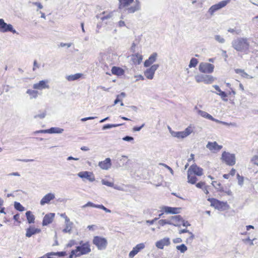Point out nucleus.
<instances>
[{
    "instance_id": "f257e3e1",
    "label": "nucleus",
    "mask_w": 258,
    "mask_h": 258,
    "mask_svg": "<svg viewBox=\"0 0 258 258\" xmlns=\"http://www.w3.org/2000/svg\"><path fill=\"white\" fill-rule=\"evenodd\" d=\"M204 174L203 169L200 167L196 164L191 165L187 170V182L190 184L196 183L198 177Z\"/></svg>"
},
{
    "instance_id": "f03ea898",
    "label": "nucleus",
    "mask_w": 258,
    "mask_h": 258,
    "mask_svg": "<svg viewBox=\"0 0 258 258\" xmlns=\"http://www.w3.org/2000/svg\"><path fill=\"white\" fill-rule=\"evenodd\" d=\"M232 44L234 49L243 54H247L249 52L250 44L246 38H238L233 41Z\"/></svg>"
},
{
    "instance_id": "7ed1b4c3",
    "label": "nucleus",
    "mask_w": 258,
    "mask_h": 258,
    "mask_svg": "<svg viewBox=\"0 0 258 258\" xmlns=\"http://www.w3.org/2000/svg\"><path fill=\"white\" fill-rule=\"evenodd\" d=\"M120 9L127 8L128 13H134L140 9V3L138 0H118Z\"/></svg>"
},
{
    "instance_id": "20e7f679",
    "label": "nucleus",
    "mask_w": 258,
    "mask_h": 258,
    "mask_svg": "<svg viewBox=\"0 0 258 258\" xmlns=\"http://www.w3.org/2000/svg\"><path fill=\"white\" fill-rule=\"evenodd\" d=\"M208 200L210 202L212 207L219 210L224 211L230 208L227 202L220 201L215 198H209Z\"/></svg>"
},
{
    "instance_id": "39448f33",
    "label": "nucleus",
    "mask_w": 258,
    "mask_h": 258,
    "mask_svg": "<svg viewBox=\"0 0 258 258\" xmlns=\"http://www.w3.org/2000/svg\"><path fill=\"white\" fill-rule=\"evenodd\" d=\"M221 159L223 162L230 166H232L236 163L235 155L226 151L222 153Z\"/></svg>"
},
{
    "instance_id": "423d86ee",
    "label": "nucleus",
    "mask_w": 258,
    "mask_h": 258,
    "mask_svg": "<svg viewBox=\"0 0 258 258\" xmlns=\"http://www.w3.org/2000/svg\"><path fill=\"white\" fill-rule=\"evenodd\" d=\"M77 252V255L79 256L82 255L86 254L91 251L90 244L89 241L84 242L81 241L80 245L75 249Z\"/></svg>"
},
{
    "instance_id": "0eeeda50",
    "label": "nucleus",
    "mask_w": 258,
    "mask_h": 258,
    "mask_svg": "<svg viewBox=\"0 0 258 258\" xmlns=\"http://www.w3.org/2000/svg\"><path fill=\"white\" fill-rule=\"evenodd\" d=\"M93 243L97 246L98 249L102 250L106 247L107 241L104 237L96 236L93 238Z\"/></svg>"
},
{
    "instance_id": "6e6552de",
    "label": "nucleus",
    "mask_w": 258,
    "mask_h": 258,
    "mask_svg": "<svg viewBox=\"0 0 258 258\" xmlns=\"http://www.w3.org/2000/svg\"><path fill=\"white\" fill-rule=\"evenodd\" d=\"M199 71L205 74H211L213 72L214 66L207 62H201L199 65Z\"/></svg>"
},
{
    "instance_id": "1a4fd4ad",
    "label": "nucleus",
    "mask_w": 258,
    "mask_h": 258,
    "mask_svg": "<svg viewBox=\"0 0 258 258\" xmlns=\"http://www.w3.org/2000/svg\"><path fill=\"white\" fill-rule=\"evenodd\" d=\"M180 208L163 206L161 208V213L159 214V217H161L164 213H166L167 214H178L180 213Z\"/></svg>"
},
{
    "instance_id": "9d476101",
    "label": "nucleus",
    "mask_w": 258,
    "mask_h": 258,
    "mask_svg": "<svg viewBox=\"0 0 258 258\" xmlns=\"http://www.w3.org/2000/svg\"><path fill=\"white\" fill-rule=\"evenodd\" d=\"M230 1L231 0L222 1L217 4L213 5L210 8L209 13L211 15H213L216 11L225 7L229 3H230Z\"/></svg>"
},
{
    "instance_id": "9b49d317",
    "label": "nucleus",
    "mask_w": 258,
    "mask_h": 258,
    "mask_svg": "<svg viewBox=\"0 0 258 258\" xmlns=\"http://www.w3.org/2000/svg\"><path fill=\"white\" fill-rule=\"evenodd\" d=\"M169 225L180 227L181 225L185 226L184 220L180 215L171 216L169 219Z\"/></svg>"
},
{
    "instance_id": "f8f14e48",
    "label": "nucleus",
    "mask_w": 258,
    "mask_h": 258,
    "mask_svg": "<svg viewBox=\"0 0 258 258\" xmlns=\"http://www.w3.org/2000/svg\"><path fill=\"white\" fill-rule=\"evenodd\" d=\"M193 132L191 126H189L184 131L173 132L172 135L173 137L178 139H183L189 135Z\"/></svg>"
},
{
    "instance_id": "ddd939ff",
    "label": "nucleus",
    "mask_w": 258,
    "mask_h": 258,
    "mask_svg": "<svg viewBox=\"0 0 258 258\" xmlns=\"http://www.w3.org/2000/svg\"><path fill=\"white\" fill-rule=\"evenodd\" d=\"M0 31L3 32L9 31L13 33H15L16 32V30L13 29L12 25L7 24L2 19H0Z\"/></svg>"
},
{
    "instance_id": "4468645a",
    "label": "nucleus",
    "mask_w": 258,
    "mask_h": 258,
    "mask_svg": "<svg viewBox=\"0 0 258 258\" xmlns=\"http://www.w3.org/2000/svg\"><path fill=\"white\" fill-rule=\"evenodd\" d=\"M48 81L47 80H41L39 82L33 84V89L38 90H41L45 89H49Z\"/></svg>"
},
{
    "instance_id": "2eb2a0df",
    "label": "nucleus",
    "mask_w": 258,
    "mask_h": 258,
    "mask_svg": "<svg viewBox=\"0 0 258 258\" xmlns=\"http://www.w3.org/2000/svg\"><path fill=\"white\" fill-rule=\"evenodd\" d=\"M207 148L213 153H216L220 151L223 147L222 145H219L216 142H209L206 145Z\"/></svg>"
},
{
    "instance_id": "dca6fc26",
    "label": "nucleus",
    "mask_w": 258,
    "mask_h": 258,
    "mask_svg": "<svg viewBox=\"0 0 258 258\" xmlns=\"http://www.w3.org/2000/svg\"><path fill=\"white\" fill-rule=\"evenodd\" d=\"M159 67L158 64H153L148 69L144 72L145 76L148 79L151 80L153 78L155 71Z\"/></svg>"
},
{
    "instance_id": "f3484780",
    "label": "nucleus",
    "mask_w": 258,
    "mask_h": 258,
    "mask_svg": "<svg viewBox=\"0 0 258 258\" xmlns=\"http://www.w3.org/2000/svg\"><path fill=\"white\" fill-rule=\"evenodd\" d=\"M55 195L53 193H48L45 195L41 200L40 204L41 206H44L45 204H49L51 201L55 199Z\"/></svg>"
},
{
    "instance_id": "a211bd4d",
    "label": "nucleus",
    "mask_w": 258,
    "mask_h": 258,
    "mask_svg": "<svg viewBox=\"0 0 258 258\" xmlns=\"http://www.w3.org/2000/svg\"><path fill=\"white\" fill-rule=\"evenodd\" d=\"M78 175L81 178H86L91 182L95 180V177L94 174L91 172L82 171L80 172Z\"/></svg>"
},
{
    "instance_id": "6ab92c4d",
    "label": "nucleus",
    "mask_w": 258,
    "mask_h": 258,
    "mask_svg": "<svg viewBox=\"0 0 258 258\" xmlns=\"http://www.w3.org/2000/svg\"><path fill=\"white\" fill-rule=\"evenodd\" d=\"M55 216L54 213H48L46 214L44 217H43V220H42V225L43 226H46L50 224H51L54 219Z\"/></svg>"
},
{
    "instance_id": "aec40b11",
    "label": "nucleus",
    "mask_w": 258,
    "mask_h": 258,
    "mask_svg": "<svg viewBox=\"0 0 258 258\" xmlns=\"http://www.w3.org/2000/svg\"><path fill=\"white\" fill-rule=\"evenodd\" d=\"M198 113L202 117L207 118V119H209L213 121H215L216 122L220 123H222L223 124H226V123L225 122H223V121H220L218 119L214 118L212 115H211L210 114L208 113L207 112H206L205 111L199 110L198 111Z\"/></svg>"
},
{
    "instance_id": "412c9836",
    "label": "nucleus",
    "mask_w": 258,
    "mask_h": 258,
    "mask_svg": "<svg viewBox=\"0 0 258 258\" xmlns=\"http://www.w3.org/2000/svg\"><path fill=\"white\" fill-rule=\"evenodd\" d=\"M170 244L169 238H164L156 242V246L159 249H163L165 246H168Z\"/></svg>"
},
{
    "instance_id": "4be33fe9",
    "label": "nucleus",
    "mask_w": 258,
    "mask_h": 258,
    "mask_svg": "<svg viewBox=\"0 0 258 258\" xmlns=\"http://www.w3.org/2000/svg\"><path fill=\"white\" fill-rule=\"evenodd\" d=\"M63 131V130L58 127H51L48 130H42L37 131L36 133H49V134H54V133H61Z\"/></svg>"
},
{
    "instance_id": "5701e85b",
    "label": "nucleus",
    "mask_w": 258,
    "mask_h": 258,
    "mask_svg": "<svg viewBox=\"0 0 258 258\" xmlns=\"http://www.w3.org/2000/svg\"><path fill=\"white\" fill-rule=\"evenodd\" d=\"M41 229L35 228L34 226H30L26 229V236L30 237L33 235L40 233Z\"/></svg>"
},
{
    "instance_id": "b1692460",
    "label": "nucleus",
    "mask_w": 258,
    "mask_h": 258,
    "mask_svg": "<svg viewBox=\"0 0 258 258\" xmlns=\"http://www.w3.org/2000/svg\"><path fill=\"white\" fill-rule=\"evenodd\" d=\"M131 60L134 64H140L143 60V55L139 53L133 54L131 55Z\"/></svg>"
},
{
    "instance_id": "393cba45",
    "label": "nucleus",
    "mask_w": 258,
    "mask_h": 258,
    "mask_svg": "<svg viewBox=\"0 0 258 258\" xmlns=\"http://www.w3.org/2000/svg\"><path fill=\"white\" fill-rule=\"evenodd\" d=\"M98 165L101 169L107 170L111 166V160L110 158H107L104 161L99 162Z\"/></svg>"
},
{
    "instance_id": "a878e982",
    "label": "nucleus",
    "mask_w": 258,
    "mask_h": 258,
    "mask_svg": "<svg viewBox=\"0 0 258 258\" xmlns=\"http://www.w3.org/2000/svg\"><path fill=\"white\" fill-rule=\"evenodd\" d=\"M145 247V245L143 243H140L137 244L135 247L133 248V250L130 251L129 253V257L133 258L135 255H136L141 249Z\"/></svg>"
},
{
    "instance_id": "bb28decb",
    "label": "nucleus",
    "mask_w": 258,
    "mask_h": 258,
    "mask_svg": "<svg viewBox=\"0 0 258 258\" xmlns=\"http://www.w3.org/2000/svg\"><path fill=\"white\" fill-rule=\"evenodd\" d=\"M157 56V54L156 53H154L152 55H151L149 58L146 60L144 62V66L145 67H148L150 65H151L156 61Z\"/></svg>"
},
{
    "instance_id": "cd10ccee",
    "label": "nucleus",
    "mask_w": 258,
    "mask_h": 258,
    "mask_svg": "<svg viewBox=\"0 0 258 258\" xmlns=\"http://www.w3.org/2000/svg\"><path fill=\"white\" fill-rule=\"evenodd\" d=\"M111 73L113 75L120 76L124 74V71L118 67H113L111 69Z\"/></svg>"
},
{
    "instance_id": "c85d7f7f",
    "label": "nucleus",
    "mask_w": 258,
    "mask_h": 258,
    "mask_svg": "<svg viewBox=\"0 0 258 258\" xmlns=\"http://www.w3.org/2000/svg\"><path fill=\"white\" fill-rule=\"evenodd\" d=\"M197 188L202 189L206 194H209L208 186L204 181H200L198 183H195Z\"/></svg>"
},
{
    "instance_id": "c756f323",
    "label": "nucleus",
    "mask_w": 258,
    "mask_h": 258,
    "mask_svg": "<svg viewBox=\"0 0 258 258\" xmlns=\"http://www.w3.org/2000/svg\"><path fill=\"white\" fill-rule=\"evenodd\" d=\"M26 217L29 224H33L35 222V217L33 213L30 211L26 212Z\"/></svg>"
},
{
    "instance_id": "7c9ffc66",
    "label": "nucleus",
    "mask_w": 258,
    "mask_h": 258,
    "mask_svg": "<svg viewBox=\"0 0 258 258\" xmlns=\"http://www.w3.org/2000/svg\"><path fill=\"white\" fill-rule=\"evenodd\" d=\"M26 93L30 96L31 99H36L39 94L38 91L35 89H28L26 91Z\"/></svg>"
},
{
    "instance_id": "2f4dec72",
    "label": "nucleus",
    "mask_w": 258,
    "mask_h": 258,
    "mask_svg": "<svg viewBox=\"0 0 258 258\" xmlns=\"http://www.w3.org/2000/svg\"><path fill=\"white\" fill-rule=\"evenodd\" d=\"M82 74L77 73L74 75H69L67 76V79L69 81H73L80 79L82 77Z\"/></svg>"
},
{
    "instance_id": "473e14b6",
    "label": "nucleus",
    "mask_w": 258,
    "mask_h": 258,
    "mask_svg": "<svg viewBox=\"0 0 258 258\" xmlns=\"http://www.w3.org/2000/svg\"><path fill=\"white\" fill-rule=\"evenodd\" d=\"M217 191L221 193V196H223L225 195H226L228 196L232 195V191H231V190H230L229 189H228L225 190L223 187H220L219 188H218Z\"/></svg>"
},
{
    "instance_id": "72a5a7b5",
    "label": "nucleus",
    "mask_w": 258,
    "mask_h": 258,
    "mask_svg": "<svg viewBox=\"0 0 258 258\" xmlns=\"http://www.w3.org/2000/svg\"><path fill=\"white\" fill-rule=\"evenodd\" d=\"M214 81V78L213 76L210 75H205L204 83L205 84H211Z\"/></svg>"
},
{
    "instance_id": "f704fd0d",
    "label": "nucleus",
    "mask_w": 258,
    "mask_h": 258,
    "mask_svg": "<svg viewBox=\"0 0 258 258\" xmlns=\"http://www.w3.org/2000/svg\"><path fill=\"white\" fill-rule=\"evenodd\" d=\"M14 207L19 211L23 212L25 211V208L19 202H15Z\"/></svg>"
},
{
    "instance_id": "c9c22d12",
    "label": "nucleus",
    "mask_w": 258,
    "mask_h": 258,
    "mask_svg": "<svg viewBox=\"0 0 258 258\" xmlns=\"http://www.w3.org/2000/svg\"><path fill=\"white\" fill-rule=\"evenodd\" d=\"M198 63V60L195 58H192L188 65L189 68L196 67Z\"/></svg>"
},
{
    "instance_id": "e433bc0d",
    "label": "nucleus",
    "mask_w": 258,
    "mask_h": 258,
    "mask_svg": "<svg viewBox=\"0 0 258 258\" xmlns=\"http://www.w3.org/2000/svg\"><path fill=\"white\" fill-rule=\"evenodd\" d=\"M176 249L179 250L181 252L184 253L187 249V247L184 244L176 246Z\"/></svg>"
},
{
    "instance_id": "4c0bfd02",
    "label": "nucleus",
    "mask_w": 258,
    "mask_h": 258,
    "mask_svg": "<svg viewBox=\"0 0 258 258\" xmlns=\"http://www.w3.org/2000/svg\"><path fill=\"white\" fill-rule=\"evenodd\" d=\"M251 162L255 165L258 166V150L257 151V154L253 156L250 160Z\"/></svg>"
},
{
    "instance_id": "58836bf2",
    "label": "nucleus",
    "mask_w": 258,
    "mask_h": 258,
    "mask_svg": "<svg viewBox=\"0 0 258 258\" xmlns=\"http://www.w3.org/2000/svg\"><path fill=\"white\" fill-rule=\"evenodd\" d=\"M49 255H57L58 256H63L67 255L66 251H60L57 252H49Z\"/></svg>"
},
{
    "instance_id": "ea45409f",
    "label": "nucleus",
    "mask_w": 258,
    "mask_h": 258,
    "mask_svg": "<svg viewBox=\"0 0 258 258\" xmlns=\"http://www.w3.org/2000/svg\"><path fill=\"white\" fill-rule=\"evenodd\" d=\"M121 125H122V124H107L104 125L103 126V130H106V129H108V128H112V127H114L118 126Z\"/></svg>"
},
{
    "instance_id": "a19ab883",
    "label": "nucleus",
    "mask_w": 258,
    "mask_h": 258,
    "mask_svg": "<svg viewBox=\"0 0 258 258\" xmlns=\"http://www.w3.org/2000/svg\"><path fill=\"white\" fill-rule=\"evenodd\" d=\"M158 224L160 226H164V225H165L166 224H169V219L168 220H166V219H161V220H160L158 221Z\"/></svg>"
},
{
    "instance_id": "79ce46f5",
    "label": "nucleus",
    "mask_w": 258,
    "mask_h": 258,
    "mask_svg": "<svg viewBox=\"0 0 258 258\" xmlns=\"http://www.w3.org/2000/svg\"><path fill=\"white\" fill-rule=\"evenodd\" d=\"M205 75H198L196 77V80L198 83L204 82Z\"/></svg>"
},
{
    "instance_id": "37998d69",
    "label": "nucleus",
    "mask_w": 258,
    "mask_h": 258,
    "mask_svg": "<svg viewBox=\"0 0 258 258\" xmlns=\"http://www.w3.org/2000/svg\"><path fill=\"white\" fill-rule=\"evenodd\" d=\"M13 219L17 223L18 225H20L21 223L20 215L19 214L15 215L13 217Z\"/></svg>"
},
{
    "instance_id": "c03bdc74",
    "label": "nucleus",
    "mask_w": 258,
    "mask_h": 258,
    "mask_svg": "<svg viewBox=\"0 0 258 258\" xmlns=\"http://www.w3.org/2000/svg\"><path fill=\"white\" fill-rule=\"evenodd\" d=\"M238 183L239 185H242L243 183L244 178L243 176H240L238 173L236 175Z\"/></svg>"
},
{
    "instance_id": "a18cd8bd",
    "label": "nucleus",
    "mask_w": 258,
    "mask_h": 258,
    "mask_svg": "<svg viewBox=\"0 0 258 258\" xmlns=\"http://www.w3.org/2000/svg\"><path fill=\"white\" fill-rule=\"evenodd\" d=\"M103 184L108 186L112 187L113 186V183L108 181L107 180L102 179L101 181Z\"/></svg>"
},
{
    "instance_id": "49530a36",
    "label": "nucleus",
    "mask_w": 258,
    "mask_h": 258,
    "mask_svg": "<svg viewBox=\"0 0 258 258\" xmlns=\"http://www.w3.org/2000/svg\"><path fill=\"white\" fill-rule=\"evenodd\" d=\"M218 94L221 96L223 100L227 101V99L226 97H227V94L223 91H220V93H219Z\"/></svg>"
},
{
    "instance_id": "de8ad7c7",
    "label": "nucleus",
    "mask_w": 258,
    "mask_h": 258,
    "mask_svg": "<svg viewBox=\"0 0 258 258\" xmlns=\"http://www.w3.org/2000/svg\"><path fill=\"white\" fill-rule=\"evenodd\" d=\"M97 208H99L103 210L107 213H110L111 211L108 209H107L106 207H105L103 205H97L96 207Z\"/></svg>"
},
{
    "instance_id": "09e8293b",
    "label": "nucleus",
    "mask_w": 258,
    "mask_h": 258,
    "mask_svg": "<svg viewBox=\"0 0 258 258\" xmlns=\"http://www.w3.org/2000/svg\"><path fill=\"white\" fill-rule=\"evenodd\" d=\"M96 206L97 205H95L93 203H91V202H88L87 204H86L85 205H83L82 206V208H85L86 207H88V206H90V207H95L96 208Z\"/></svg>"
},
{
    "instance_id": "8fccbe9b",
    "label": "nucleus",
    "mask_w": 258,
    "mask_h": 258,
    "mask_svg": "<svg viewBox=\"0 0 258 258\" xmlns=\"http://www.w3.org/2000/svg\"><path fill=\"white\" fill-rule=\"evenodd\" d=\"M145 124H143L142 125L140 126H134L133 128V131L134 132H137V131H139L141 130V128L142 127H144Z\"/></svg>"
},
{
    "instance_id": "3c124183",
    "label": "nucleus",
    "mask_w": 258,
    "mask_h": 258,
    "mask_svg": "<svg viewBox=\"0 0 258 258\" xmlns=\"http://www.w3.org/2000/svg\"><path fill=\"white\" fill-rule=\"evenodd\" d=\"M76 251L74 249L72 250L71 254L69 256V258H73V256L75 255V257L79 256V255H77V252H76Z\"/></svg>"
},
{
    "instance_id": "603ef678",
    "label": "nucleus",
    "mask_w": 258,
    "mask_h": 258,
    "mask_svg": "<svg viewBox=\"0 0 258 258\" xmlns=\"http://www.w3.org/2000/svg\"><path fill=\"white\" fill-rule=\"evenodd\" d=\"M236 172V170L233 168L230 170L229 173L230 176H234L235 175Z\"/></svg>"
},
{
    "instance_id": "864d4df0",
    "label": "nucleus",
    "mask_w": 258,
    "mask_h": 258,
    "mask_svg": "<svg viewBox=\"0 0 258 258\" xmlns=\"http://www.w3.org/2000/svg\"><path fill=\"white\" fill-rule=\"evenodd\" d=\"M216 39L221 43H223L224 42V39L221 38L219 35H217L216 36Z\"/></svg>"
},
{
    "instance_id": "5fc2aeb1",
    "label": "nucleus",
    "mask_w": 258,
    "mask_h": 258,
    "mask_svg": "<svg viewBox=\"0 0 258 258\" xmlns=\"http://www.w3.org/2000/svg\"><path fill=\"white\" fill-rule=\"evenodd\" d=\"M119 95H117L116 99L114 100V104H116L118 102H121V105H123V103L122 102L121 100H120L119 99Z\"/></svg>"
},
{
    "instance_id": "6e6d98bb",
    "label": "nucleus",
    "mask_w": 258,
    "mask_h": 258,
    "mask_svg": "<svg viewBox=\"0 0 258 258\" xmlns=\"http://www.w3.org/2000/svg\"><path fill=\"white\" fill-rule=\"evenodd\" d=\"M39 68V65L38 64L37 61L35 60L34 61L33 63V71H35L37 68Z\"/></svg>"
},
{
    "instance_id": "4d7b16f0",
    "label": "nucleus",
    "mask_w": 258,
    "mask_h": 258,
    "mask_svg": "<svg viewBox=\"0 0 258 258\" xmlns=\"http://www.w3.org/2000/svg\"><path fill=\"white\" fill-rule=\"evenodd\" d=\"M123 140L126 141H130L133 140L134 138L132 137L126 136L123 138Z\"/></svg>"
},
{
    "instance_id": "13d9d810",
    "label": "nucleus",
    "mask_w": 258,
    "mask_h": 258,
    "mask_svg": "<svg viewBox=\"0 0 258 258\" xmlns=\"http://www.w3.org/2000/svg\"><path fill=\"white\" fill-rule=\"evenodd\" d=\"M118 25L119 27H122L125 26V24L124 21L120 20L118 22Z\"/></svg>"
},
{
    "instance_id": "bf43d9fd",
    "label": "nucleus",
    "mask_w": 258,
    "mask_h": 258,
    "mask_svg": "<svg viewBox=\"0 0 258 258\" xmlns=\"http://www.w3.org/2000/svg\"><path fill=\"white\" fill-rule=\"evenodd\" d=\"M34 4L39 9H41L43 8L42 5L38 2H35L34 3Z\"/></svg>"
},
{
    "instance_id": "052dcab7",
    "label": "nucleus",
    "mask_w": 258,
    "mask_h": 258,
    "mask_svg": "<svg viewBox=\"0 0 258 258\" xmlns=\"http://www.w3.org/2000/svg\"><path fill=\"white\" fill-rule=\"evenodd\" d=\"M45 115H46L45 112H43V113H42V114H38V115H37V116H36L35 117H39V118H44V117H45Z\"/></svg>"
},
{
    "instance_id": "680f3d73",
    "label": "nucleus",
    "mask_w": 258,
    "mask_h": 258,
    "mask_svg": "<svg viewBox=\"0 0 258 258\" xmlns=\"http://www.w3.org/2000/svg\"><path fill=\"white\" fill-rule=\"evenodd\" d=\"M235 72L237 74L244 73V71L241 69H236L235 70Z\"/></svg>"
},
{
    "instance_id": "e2e57ef3",
    "label": "nucleus",
    "mask_w": 258,
    "mask_h": 258,
    "mask_svg": "<svg viewBox=\"0 0 258 258\" xmlns=\"http://www.w3.org/2000/svg\"><path fill=\"white\" fill-rule=\"evenodd\" d=\"M223 177L225 179H228L230 178V175L229 173L224 174H223Z\"/></svg>"
},
{
    "instance_id": "0e129e2a",
    "label": "nucleus",
    "mask_w": 258,
    "mask_h": 258,
    "mask_svg": "<svg viewBox=\"0 0 258 258\" xmlns=\"http://www.w3.org/2000/svg\"><path fill=\"white\" fill-rule=\"evenodd\" d=\"M94 118V117H89L83 118L81 120H82V121H86L87 120L92 119Z\"/></svg>"
},
{
    "instance_id": "69168bd1",
    "label": "nucleus",
    "mask_w": 258,
    "mask_h": 258,
    "mask_svg": "<svg viewBox=\"0 0 258 258\" xmlns=\"http://www.w3.org/2000/svg\"><path fill=\"white\" fill-rule=\"evenodd\" d=\"M82 151H87L89 150V148L87 147L83 146L81 148Z\"/></svg>"
},
{
    "instance_id": "338daca9",
    "label": "nucleus",
    "mask_w": 258,
    "mask_h": 258,
    "mask_svg": "<svg viewBox=\"0 0 258 258\" xmlns=\"http://www.w3.org/2000/svg\"><path fill=\"white\" fill-rule=\"evenodd\" d=\"M214 88L219 92L220 93V91H222L220 89L218 86L215 85L214 86Z\"/></svg>"
},
{
    "instance_id": "774afa93",
    "label": "nucleus",
    "mask_w": 258,
    "mask_h": 258,
    "mask_svg": "<svg viewBox=\"0 0 258 258\" xmlns=\"http://www.w3.org/2000/svg\"><path fill=\"white\" fill-rule=\"evenodd\" d=\"M187 232H188V230L187 229H182V230H181L179 231V233L181 234V233H186Z\"/></svg>"
}]
</instances>
